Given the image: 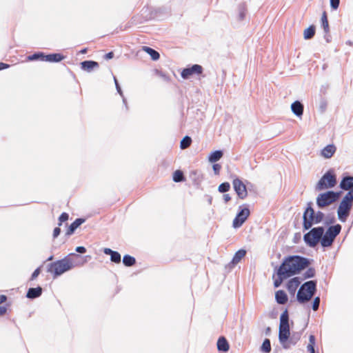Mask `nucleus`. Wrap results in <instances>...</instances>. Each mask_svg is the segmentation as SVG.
<instances>
[{"mask_svg":"<svg viewBox=\"0 0 353 353\" xmlns=\"http://www.w3.org/2000/svg\"><path fill=\"white\" fill-rule=\"evenodd\" d=\"M341 225L336 224L330 226L326 230L325 233L323 234L321 244L324 248L330 247L332 245L335 238L339 234L341 231Z\"/></svg>","mask_w":353,"mask_h":353,"instance_id":"nucleus-6","label":"nucleus"},{"mask_svg":"<svg viewBox=\"0 0 353 353\" xmlns=\"http://www.w3.org/2000/svg\"><path fill=\"white\" fill-rule=\"evenodd\" d=\"M239 18H240V19H243L244 18V12H243V11H241L240 12Z\"/></svg>","mask_w":353,"mask_h":353,"instance_id":"nucleus-59","label":"nucleus"},{"mask_svg":"<svg viewBox=\"0 0 353 353\" xmlns=\"http://www.w3.org/2000/svg\"><path fill=\"white\" fill-rule=\"evenodd\" d=\"M316 290V281H309L304 283L297 292L296 299L300 303H305L310 301Z\"/></svg>","mask_w":353,"mask_h":353,"instance_id":"nucleus-4","label":"nucleus"},{"mask_svg":"<svg viewBox=\"0 0 353 353\" xmlns=\"http://www.w3.org/2000/svg\"><path fill=\"white\" fill-rule=\"evenodd\" d=\"M336 184V176L332 171L329 170L321 178L316 185V190L321 191L334 187Z\"/></svg>","mask_w":353,"mask_h":353,"instance_id":"nucleus-8","label":"nucleus"},{"mask_svg":"<svg viewBox=\"0 0 353 353\" xmlns=\"http://www.w3.org/2000/svg\"><path fill=\"white\" fill-rule=\"evenodd\" d=\"M290 334L288 312L287 310H285L280 316L279 332V340L284 349L289 348L288 340L290 336Z\"/></svg>","mask_w":353,"mask_h":353,"instance_id":"nucleus-3","label":"nucleus"},{"mask_svg":"<svg viewBox=\"0 0 353 353\" xmlns=\"http://www.w3.org/2000/svg\"><path fill=\"white\" fill-rule=\"evenodd\" d=\"M114 83H115V86H116V89H117V92L119 94V95L123 98V102L124 103V105L127 107V101L125 99V98L123 96V91L120 87V85L117 79V78L115 77H114Z\"/></svg>","mask_w":353,"mask_h":353,"instance_id":"nucleus-34","label":"nucleus"},{"mask_svg":"<svg viewBox=\"0 0 353 353\" xmlns=\"http://www.w3.org/2000/svg\"><path fill=\"white\" fill-rule=\"evenodd\" d=\"M315 275V270L313 268H310L307 270V271L304 273L305 279L312 278Z\"/></svg>","mask_w":353,"mask_h":353,"instance_id":"nucleus-41","label":"nucleus"},{"mask_svg":"<svg viewBox=\"0 0 353 353\" xmlns=\"http://www.w3.org/2000/svg\"><path fill=\"white\" fill-rule=\"evenodd\" d=\"M303 227L305 230H307L312 228L315 223L314 210L312 208L311 204L308 203V206L305 209L303 216Z\"/></svg>","mask_w":353,"mask_h":353,"instance_id":"nucleus-9","label":"nucleus"},{"mask_svg":"<svg viewBox=\"0 0 353 353\" xmlns=\"http://www.w3.org/2000/svg\"><path fill=\"white\" fill-rule=\"evenodd\" d=\"M231 199V197L228 194H225L223 195V200L225 203L228 202L229 201H230Z\"/></svg>","mask_w":353,"mask_h":353,"instance_id":"nucleus-55","label":"nucleus"},{"mask_svg":"<svg viewBox=\"0 0 353 353\" xmlns=\"http://www.w3.org/2000/svg\"><path fill=\"white\" fill-rule=\"evenodd\" d=\"M234 191L241 199H244L248 196V192L245 185L241 180L236 178L232 182Z\"/></svg>","mask_w":353,"mask_h":353,"instance_id":"nucleus-12","label":"nucleus"},{"mask_svg":"<svg viewBox=\"0 0 353 353\" xmlns=\"http://www.w3.org/2000/svg\"><path fill=\"white\" fill-rule=\"evenodd\" d=\"M312 345V346H314L315 345V337L313 335H310L309 337V344Z\"/></svg>","mask_w":353,"mask_h":353,"instance_id":"nucleus-51","label":"nucleus"},{"mask_svg":"<svg viewBox=\"0 0 353 353\" xmlns=\"http://www.w3.org/2000/svg\"><path fill=\"white\" fill-rule=\"evenodd\" d=\"M291 109L292 112L297 117H301L303 113V105L299 101H296L291 105Z\"/></svg>","mask_w":353,"mask_h":353,"instance_id":"nucleus-18","label":"nucleus"},{"mask_svg":"<svg viewBox=\"0 0 353 353\" xmlns=\"http://www.w3.org/2000/svg\"><path fill=\"white\" fill-rule=\"evenodd\" d=\"M110 260L116 263H119L121 262V254L116 251H114V252L110 256Z\"/></svg>","mask_w":353,"mask_h":353,"instance_id":"nucleus-39","label":"nucleus"},{"mask_svg":"<svg viewBox=\"0 0 353 353\" xmlns=\"http://www.w3.org/2000/svg\"><path fill=\"white\" fill-rule=\"evenodd\" d=\"M261 350L266 353H269L271 351L270 341L268 339H265L263 342Z\"/></svg>","mask_w":353,"mask_h":353,"instance_id":"nucleus-36","label":"nucleus"},{"mask_svg":"<svg viewBox=\"0 0 353 353\" xmlns=\"http://www.w3.org/2000/svg\"><path fill=\"white\" fill-rule=\"evenodd\" d=\"M76 252L78 253L83 254L86 252V249L83 246H78L75 249Z\"/></svg>","mask_w":353,"mask_h":353,"instance_id":"nucleus-49","label":"nucleus"},{"mask_svg":"<svg viewBox=\"0 0 353 353\" xmlns=\"http://www.w3.org/2000/svg\"><path fill=\"white\" fill-rule=\"evenodd\" d=\"M223 157V152L221 150H216L212 152L209 157L208 160L211 163H215L218 161Z\"/></svg>","mask_w":353,"mask_h":353,"instance_id":"nucleus-27","label":"nucleus"},{"mask_svg":"<svg viewBox=\"0 0 353 353\" xmlns=\"http://www.w3.org/2000/svg\"><path fill=\"white\" fill-rule=\"evenodd\" d=\"M230 183L228 182H225V183H222L221 184L219 185L218 190L220 192L225 193V192H227L230 190Z\"/></svg>","mask_w":353,"mask_h":353,"instance_id":"nucleus-38","label":"nucleus"},{"mask_svg":"<svg viewBox=\"0 0 353 353\" xmlns=\"http://www.w3.org/2000/svg\"><path fill=\"white\" fill-rule=\"evenodd\" d=\"M143 50L150 55L152 60L156 61L159 59V53L155 50L148 46H143Z\"/></svg>","mask_w":353,"mask_h":353,"instance_id":"nucleus-28","label":"nucleus"},{"mask_svg":"<svg viewBox=\"0 0 353 353\" xmlns=\"http://www.w3.org/2000/svg\"><path fill=\"white\" fill-rule=\"evenodd\" d=\"M103 252L105 254H108V255H110L114 252L113 250H112L110 248H105L103 250Z\"/></svg>","mask_w":353,"mask_h":353,"instance_id":"nucleus-53","label":"nucleus"},{"mask_svg":"<svg viewBox=\"0 0 353 353\" xmlns=\"http://www.w3.org/2000/svg\"><path fill=\"white\" fill-rule=\"evenodd\" d=\"M310 264L308 259L299 255L285 257L279 266L281 274H285L288 278L299 274Z\"/></svg>","mask_w":353,"mask_h":353,"instance_id":"nucleus-2","label":"nucleus"},{"mask_svg":"<svg viewBox=\"0 0 353 353\" xmlns=\"http://www.w3.org/2000/svg\"><path fill=\"white\" fill-rule=\"evenodd\" d=\"M245 254L246 251L245 250L241 249L237 251L232 260V263L233 265L237 264L245 256Z\"/></svg>","mask_w":353,"mask_h":353,"instance_id":"nucleus-26","label":"nucleus"},{"mask_svg":"<svg viewBox=\"0 0 353 353\" xmlns=\"http://www.w3.org/2000/svg\"><path fill=\"white\" fill-rule=\"evenodd\" d=\"M275 299L279 304H285L288 301V296L283 290H279L275 294Z\"/></svg>","mask_w":353,"mask_h":353,"instance_id":"nucleus-22","label":"nucleus"},{"mask_svg":"<svg viewBox=\"0 0 353 353\" xmlns=\"http://www.w3.org/2000/svg\"><path fill=\"white\" fill-rule=\"evenodd\" d=\"M203 72V68L201 65L194 64L190 68H187L183 70L181 72L182 78L186 79H188L192 74H200Z\"/></svg>","mask_w":353,"mask_h":353,"instance_id":"nucleus-13","label":"nucleus"},{"mask_svg":"<svg viewBox=\"0 0 353 353\" xmlns=\"http://www.w3.org/2000/svg\"><path fill=\"white\" fill-rule=\"evenodd\" d=\"M300 283V279L299 277H294L288 282L287 289L290 293L294 294Z\"/></svg>","mask_w":353,"mask_h":353,"instance_id":"nucleus-16","label":"nucleus"},{"mask_svg":"<svg viewBox=\"0 0 353 353\" xmlns=\"http://www.w3.org/2000/svg\"><path fill=\"white\" fill-rule=\"evenodd\" d=\"M212 168H213V170H214V173L216 174H219V172H220V170L221 169V165H219L218 163H215V164L213 165Z\"/></svg>","mask_w":353,"mask_h":353,"instance_id":"nucleus-46","label":"nucleus"},{"mask_svg":"<svg viewBox=\"0 0 353 353\" xmlns=\"http://www.w3.org/2000/svg\"><path fill=\"white\" fill-rule=\"evenodd\" d=\"M276 274L277 278L274 279V286L275 288H279L283 283V280L288 279V277L285 274H281L279 268L277 269Z\"/></svg>","mask_w":353,"mask_h":353,"instance_id":"nucleus-25","label":"nucleus"},{"mask_svg":"<svg viewBox=\"0 0 353 353\" xmlns=\"http://www.w3.org/2000/svg\"><path fill=\"white\" fill-rule=\"evenodd\" d=\"M60 232L61 229L59 227L55 228L53 231V237L54 239L57 238L60 234Z\"/></svg>","mask_w":353,"mask_h":353,"instance_id":"nucleus-50","label":"nucleus"},{"mask_svg":"<svg viewBox=\"0 0 353 353\" xmlns=\"http://www.w3.org/2000/svg\"><path fill=\"white\" fill-rule=\"evenodd\" d=\"M86 52H87V49H86V48H84V49H83V50H81V52L82 54L85 53Z\"/></svg>","mask_w":353,"mask_h":353,"instance_id":"nucleus-61","label":"nucleus"},{"mask_svg":"<svg viewBox=\"0 0 353 353\" xmlns=\"http://www.w3.org/2000/svg\"><path fill=\"white\" fill-rule=\"evenodd\" d=\"M340 188L344 190L353 189V176H344L340 183Z\"/></svg>","mask_w":353,"mask_h":353,"instance_id":"nucleus-14","label":"nucleus"},{"mask_svg":"<svg viewBox=\"0 0 353 353\" xmlns=\"http://www.w3.org/2000/svg\"><path fill=\"white\" fill-rule=\"evenodd\" d=\"M314 216H315V223L318 224L323 221V219L324 218V214L321 211H318L317 212H314Z\"/></svg>","mask_w":353,"mask_h":353,"instance_id":"nucleus-40","label":"nucleus"},{"mask_svg":"<svg viewBox=\"0 0 353 353\" xmlns=\"http://www.w3.org/2000/svg\"><path fill=\"white\" fill-rule=\"evenodd\" d=\"M63 59V57L58 53L56 54H50L46 55L45 54V59L44 61H48V62H59L61 61Z\"/></svg>","mask_w":353,"mask_h":353,"instance_id":"nucleus-24","label":"nucleus"},{"mask_svg":"<svg viewBox=\"0 0 353 353\" xmlns=\"http://www.w3.org/2000/svg\"><path fill=\"white\" fill-rule=\"evenodd\" d=\"M270 330H271L270 327H268L266 328V330H265V334H269V333L270 332Z\"/></svg>","mask_w":353,"mask_h":353,"instance_id":"nucleus-60","label":"nucleus"},{"mask_svg":"<svg viewBox=\"0 0 353 353\" xmlns=\"http://www.w3.org/2000/svg\"><path fill=\"white\" fill-rule=\"evenodd\" d=\"M339 3L340 0H330V6L334 10H336L339 8Z\"/></svg>","mask_w":353,"mask_h":353,"instance_id":"nucleus-45","label":"nucleus"},{"mask_svg":"<svg viewBox=\"0 0 353 353\" xmlns=\"http://www.w3.org/2000/svg\"><path fill=\"white\" fill-rule=\"evenodd\" d=\"M53 259V256H50L48 259V261H51Z\"/></svg>","mask_w":353,"mask_h":353,"instance_id":"nucleus-62","label":"nucleus"},{"mask_svg":"<svg viewBox=\"0 0 353 353\" xmlns=\"http://www.w3.org/2000/svg\"><path fill=\"white\" fill-rule=\"evenodd\" d=\"M250 215V210L248 208L241 209L233 220L232 225L234 228H240Z\"/></svg>","mask_w":353,"mask_h":353,"instance_id":"nucleus-11","label":"nucleus"},{"mask_svg":"<svg viewBox=\"0 0 353 353\" xmlns=\"http://www.w3.org/2000/svg\"><path fill=\"white\" fill-rule=\"evenodd\" d=\"M81 259L80 255L71 253L61 260L50 263L48 272L54 274V278H56L74 267L82 265L84 262L81 261Z\"/></svg>","mask_w":353,"mask_h":353,"instance_id":"nucleus-1","label":"nucleus"},{"mask_svg":"<svg viewBox=\"0 0 353 353\" xmlns=\"http://www.w3.org/2000/svg\"><path fill=\"white\" fill-rule=\"evenodd\" d=\"M9 67V65L4 63H0V70L7 68Z\"/></svg>","mask_w":353,"mask_h":353,"instance_id":"nucleus-58","label":"nucleus"},{"mask_svg":"<svg viewBox=\"0 0 353 353\" xmlns=\"http://www.w3.org/2000/svg\"><path fill=\"white\" fill-rule=\"evenodd\" d=\"M6 312V307L0 306V316L3 315Z\"/></svg>","mask_w":353,"mask_h":353,"instance_id":"nucleus-56","label":"nucleus"},{"mask_svg":"<svg viewBox=\"0 0 353 353\" xmlns=\"http://www.w3.org/2000/svg\"><path fill=\"white\" fill-rule=\"evenodd\" d=\"M81 68L88 72H90L94 68H99V63L94 61H84L81 63Z\"/></svg>","mask_w":353,"mask_h":353,"instance_id":"nucleus-17","label":"nucleus"},{"mask_svg":"<svg viewBox=\"0 0 353 353\" xmlns=\"http://www.w3.org/2000/svg\"><path fill=\"white\" fill-rule=\"evenodd\" d=\"M336 150V148L334 145L330 144L325 146L323 149H322L321 152V154L325 159L331 158Z\"/></svg>","mask_w":353,"mask_h":353,"instance_id":"nucleus-15","label":"nucleus"},{"mask_svg":"<svg viewBox=\"0 0 353 353\" xmlns=\"http://www.w3.org/2000/svg\"><path fill=\"white\" fill-rule=\"evenodd\" d=\"M320 305V298L319 296L316 297L314 299L313 304H312V309L314 311H316L319 309Z\"/></svg>","mask_w":353,"mask_h":353,"instance_id":"nucleus-44","label":"nucleus"},{"mask_svg":"<svg viewBox=\"0 0 353 353\" xmlns=\"http://www.w3.org/2000/svg\"><path fill=\"white\" fill-rule=\"evenodd\" d=\"M85 222V219H77L73 223H72L70 226L68 228V230L66 232V235L70 236L72 234L76 229L80 226L83 223Z\"/></svg>","mask_w":353,"mask_h":353,"instance_id":"nucleus-19","label":"nucleus"},{"mask_svg":"<svg viewBox=\"0 0 353 353\" xmlns=\"http://www.w3.org/2000/svg\"><path fill=\"white\" fill-rule=\"evenodd\" d=\"M44 59H45V54L41 52L34 53V54L28 57V60H29V61L41 60V61H44Z\"/></svg>","mask_w":353,"mask_h":353,"instance_id":"nucleus-31","label":"nucleus"},{"mask_svg":"<svg viewBox=\"0 0 353 353\" xmlns=\"http://www.w3.org/2000/svg\"><path fill=\"white\" fill-rule=\"evenodd\" d=\"M69 215L66 212H63L59 218V225H61L62 223L66 221L68 219Z\"/></svg>","mask_w":353,"mask_h":353,"instance_id":"nucleus-42","label":"nucleus"},{"mask_svg":"<svg viewBox=\"0 0 353 353\" xmlns=\"http://www.w3.org/2000/svg\"><path fill=\"white\" fill-rule=\"evenodd\" d=\"M349 192L345 195L343 198L342 201L347 202L349 203H352L353 201V188L351 190H348Z\"/></svg>","mask_w":353,"mask_h":353,"instance_id":"nucleus-37","label":"nucleus"},{"mask_svg":"<svg viewBox=\"0 0 353 353\" xmlns=\"http://www.w3.org/2000/svg\"><path fill=\"white\" fill-rule=\"evenodd\" d=\"M217 348L219 351L226 352L229 350V344L224 337H220L217 341Z\"/></svg>","mask_w":353,"mask_h":353,"instance_id":"nucleus-23","label":"nucleus"},{"mask_svg":"<svg viewBox=\"0 0 353 353\" xmlns=\"http://www.w3.org/2000/svg\"><path fill=\"white\" fill-rule=\"evenodd\" d=\"M327 101L325 99H321L319 103V109L321 112H324L327 108Z\"/></svg>","mask_w":353,"mask_h":353,"instance_id":"nucleus-43","label":"nucleus"},{"mask_svg":"<svg viewBox=\"0 0 353 353\" xmlns=\"http://www.w3.org/2000/svg\"><path fill=\"white\" fill-rule=\"evenodd\" d=\"M315 34V27L314 26H310L309 28H306L304 30L303 36L305 39H310Z\"/></svg>","mask_w":353,"mask_h":353,"instance_id":"nucleus-29","label":"nucleus"},{"mask_svg":"<svg viewBox=\"0 0 353 353\" xmlns=\"http://www.w3.org/2000/svg\"><path fill=\"white\" fill-rule=\"evenodd\" d=\"M42 288L41 287L30 288L26 294L28 299H36L41 295Z\"/></svg>","mask_w":353,"mask_h":353,"instance_id":"nucleus-21","label":"nucleus"},{"mask_svg":"<svg viewBox=\"0 0 353 353\" xmlns=\"http://www.w3.org/2000/svg\"><path fill=\"white\" fill-rule=\"evenodd\" d=\"M307 349L310 353H315L314 346H312V345H307Z\"/></svg>","mask_w":353,"mask_h":353,"instance_id":"nucleus-54","label":"nucleus"},{"mask_svg":"<svg viewBox=\"0 0 353 353\" xmlns=\"http://www.w3.org/2000/svg\"><path fill=\"white\" fill-rule=\"evenodd\" d=\"M352 207V203H349L347 202H345L344 201H341L338 210H337V214L338 218L341 222H345L347 220V218L350 215V212L351 210V208Z\"/></svg>","mask_w":353,"mask_h":353,"instance_id":"nucleus-10","label":"nucleus"},{"mask_svg":"<svg viewBox=\"0 0 353 353\" xmlns=\"http://www.w3.org/2000/svg\"><path fill=\"white\" fill-rule=\"evenodd\" d=\"M123 263L125 266L130 267L136 263V260L134 257L126 254L123 258Z\"/></svg>","mask_w":353,"mask_h":353,"instance_id":"nucleus-30","label":"nucleus"},{"mask_svg":"<svg viewBox=\"0 0 353 353\" xmlns=\"http://www.w3.org/2000/svg\"><path fill=\"white\" fill-rule=\"evenodd\" d=\"M324 233L323 227H316L312 228L303 236V240L305 243L311 248H314L322 239Z\"/></svg>","mask_w":353,"mask_h":353,"instance_id":"nucleus-5","label":"nucleus"},{"mask_svg":"<svg viewBox=\"0 0 353 353\" xmlns=\"http://www.w3.org/2000/svg\"><path fill=\"white\" fill-rule=\"evenodd\" d=\"M302 335L301 332H292L288 340V344H289V348L292 345H295L297 342L301 339Z\"/></svg>","mask_w":353,"mask_h":353,"instance_id":"nucleus-20","label":"nucleus"},{"mask_svg":"<svg viewBox=\"0 0 353 353\" xmlns=\"http://www.w3.org/2000/svg\"><path fill=\"white\" fill-rule=\"evenodd\" d=\"M335 218L334 216H327L326 218V220H325V224L326 225H329V224H332V223H334L335 222Z\"/></svg>","mask_w":353,"mask_h":353,"instance_id":"nucleus-47","label":"nucleus"},{"mask_svg":"<svg viewBox=\"0 0 353 353\" xmlns=\"http://www.w3.org/2000/svg\"><path fill=\"white\" fill-rule=\"evenodd\" d=\"M321 23H322V27L324 29V31L325 32H328L329 31V24L327 18L326 12H324L321 17Z\"/></svg>","mask_w":353,"mask_h":353,"instance_id":"nucleus-35","label":"nucleus"},{"mask_svg":"<svg viewBox=\"0 0 353 353\" xmlns=\"http://www.w3.org/2000/svg\"><path fill=\"white\" fill-rule=\"evenodd\" d=\"M340 196L339 192L327 191L319 194L316 198V205L319 208H323L334 203Z\"/></svg>","mask_w":353,"mask_h":353,"instance_id":"nucleus-7","label":"nucleus"},{"mask_svg":"<svg viewBox=\"0 0 353 353\" xmlns=\"http://www.w3.org/2000/svg\"><path fill=\"white\" fill-rule=\"evenodd\" d=\"M7 299L6 296L5 295H0V304L4 303Z\"/></svg>","mask_w":353,"mask_h":353,"instance_id":"nucleus-57","label":"nucleus"},{"mask_svg":"<svg viewBox=\"0 0 353 353\" xmlns=\"http://www.w3.org/2000/svg\"><path fill=\"white\" fill-rule=\"evenodd\" d=\"M192 143V139L190 137L185 136L183 137V139L181 141L180 147L181 149H186L188 148Z\"/></svg>","mask_w":353,"mask_h":353,"instance_id":"nucleus-32","label":"nucleus"},{"mask_svg":"<svg viewBox=\"0 0 353 353\" xmlns=\"http://www.w3.org/2000/svg\"><path fill=\"white\" fill-rule=\"evenodd\" d=\"M185 179L183 173L181 170H176L173 174V181L174 182H181Z\"/></svg>","mask_w":353,"mask_h":353,"instance_id":"nucleus-33","label":"nucleus"},{"mask_svg":"<svg viewBox=\"0 0 353 353\" xmlns=\"http://www.w3.org/2000/svg\"><path fill=\"white\" fill-rule=\"evenodd\" d=\"M113 57H114V53L112 52H110L105 54L104 58L106 60H109V59H111L112 58H113Z\"/></svg>","mask_w":353,"mask_h":353,"instance_id":"nucleus-52","label":"nucleus"},{"mask_svg":"<svg viewBox=\"0 0 353 353\" xmlns=\"http://www.w3.org/2000/svg\"><path fill=\"white\" fill-rule=\"evenodd\" d=\"M39 274H40V268H38L32 274L31 279L32 280L35 279L39 276Z\"/></svg>","mask_w":353,"mask_h":353,"instance_id":"nucleus-48","label":"nucleus"}]
</instances>
